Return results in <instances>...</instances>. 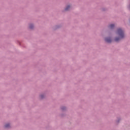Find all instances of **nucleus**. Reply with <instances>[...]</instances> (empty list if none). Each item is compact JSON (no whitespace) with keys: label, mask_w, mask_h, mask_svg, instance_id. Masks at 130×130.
<instances>
[{"label":"nucleus","mask_w":130,"mask_h":130,"mask_svg":"<svg viewBox=\"0 0 130 130\" xmlns=\"http://www.w3.org/2000/svg\"><path fill=\"white\" fill-rule=\"evenodd\" d=\"M116 33L118 36V38L115 39V41L116 42L119 41V40L122 39V38L124 37V31H123L121 28H118Z\"/></svg>","instance_id":"obj_1"},{"label":"nucleus","mask_w":130,"mask_h":130,"mask_svg":"<svg viewBox=\"0 0 130 130\" xmlns=\"http://www.w3.org/2000/svg\"><path fill=\"white\" fill-rule=\"evenodd\" d=\"M105 41H106V42H107L108 43H110V42H111L112 40H111V39H110V38H107L105 39Z\"/></svg>","instance_id":"obj_2"},{"label":"nucleus","mask_w":130,"mask_h":130,"mask_svg":"<svg viewBox=\"0 0 130 130\" xmlns=\"http://www.w3.org/2000/svg\"><path fill=\"white\" fill-rule=\"evenodd\" d=\"M109 27L110 29H113V28H114V24H110Z\"/></svg>","instance_id":"obj_3"},{"label":"nucleus","mask_w":130,"mask_h":130,"mask_svg":"<svg viewBox=\"0 0 130 130\" xmlns=\"http://www.w3.org/2000/svg\"><path fill=\"white\" fill-rule=\"evenodd\" d=\"M71 9V6L70 5L67 6L66 8L65 9V11H69Z\"/></svg>","instance_id":"obj_4"},{"label":"nucleus","mask_w":130,"mask_h":130,"mask_svg":"<svg viewBox=\"0 0 130 130\" xmlns=\"http://www.w3.org/2000/svg\"><path fill=\"white\" fill-rule=\"evenodd\" d=\"M33 27H34L33 24H30L29 25L30 29H33Z\"/></svg>","instance_id":"obj_5"},{"label":"nucleus","mask_w":130,"mask_h":130,"mask_svg":"<svg viewBox=\"0 0 130 130\" xmlns=\"http://www.w3.org/2000/svg\"><path fill=\"white\" fill-rule=\"evenodd\" d=\"M10 127V124H6L5 125V127L8 128Z\"/></svg>","instance_id":"obj_6"},{"label":"nucleus","mask_w":130,"mask_h":130,"mask_svg":"<svg viewBox=\"0 0 130 130\" xmlns=\"http://www.w3.org/2000/svg\"><path fill=\"white\" fill-rule=\"evenodd\" d=\"M41 99H42L43 98V97H44V95H41L40 96Z\"/></svg>","instance_id":"obj_7"}]
</instances>
